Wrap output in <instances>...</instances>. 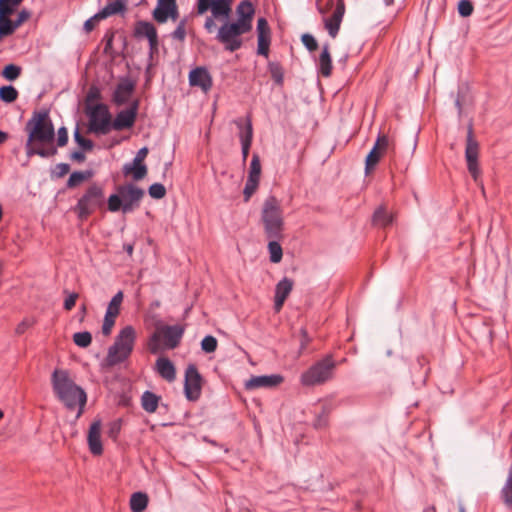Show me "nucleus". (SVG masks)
I'll return each mask as SVG.
<instances>
[{
	"mask_svg": "<svg viewBox=\"0 0 512 512\" xmlns=\"http://www.w3.org/2000/svg\"><path fill=\"white\" fill-rule=\"evenodd\" d=\"M28 138L25 144L28 157L39 156L50 158L58 153V147L62 148L68 144V130L61 126L55 133L54 124L49 115V109L35 110L32 117L25 125Z\"/></svg>",
	"mask_w": 512,
	"mask_h": 512,
	"instance_id": "obj_1",
	"label": "nucleus"
},
{
	"mask_svg": "<svg viewBox=\"0 0 512 512\" xmlns=\"http://www.w3.org/2000/svg\"><path fill=\"white\" fill-rule=\"evenodd\" d=\"M51 384L54 394L68 410H74L78 406L75 417L77 421L82 416L87 403L86 391L70 378L69 371L65 369L53 371Z\"/></svg>",
	"mask_w": 512,
	"mask_h": 512,
	"instance_id": "obj_2",
	"label": "nucleus"
},
{
	"mask_svg": "<svg viewBox=\"0 0 512 512\" xmlns=\"http://www.w3.org/2000/svg\"><path fill=\"white\" fill-rule=\"evenodd\" d=\"M145 195L144 189L134 183L116 186V193L107 198V210L111 213L122 211L124 214L133 212L140 206Z\"/></svg>",
	"mask_w": 512,
	"mask_h": 512,
	"instance_id": "obj_3",
	"label": "nucleus"
},
{
	"mask_svg": "<svg viewBox=\"0 0 512 512\" xmlns=\"http://www.w3.org/2000/svg\"><path fill=\"white\" fill-rule=\"evenodd\" d=\"M107 205L105 191L102 185L92 183L86 187L84 193L78 199L71 210L80 221L87 220L97 209L102 210Z\"/></svg>",
	"mask_w": 512,
	"mask_h": 512,
	"instance_id": "obj_4",
	"label": "nucleus"
},
{
	"mask_svg": "<svg viewBox=\"0 0 512 512\" xmlns=\"http://www.w3.org/2000/svg\"><path fill=\"white\" fill-rule=\"evenodd\" d=\"M136 341V331L133 326L123 327L115 337L113 345L108 348L105 363L108 367H113L126 361L134 349Z\"/></svg>",
	"mask_w": 512,
	"mask_h": 512,
	"instance_id": "obj_5",
	"label": "nucleus"
},
{
	"mask_svg": "<svg viewBox=\"0 0 512 512\" xmlns=\"http://www.w3.org/2000/svg\"><path fill=\"white\" fill-rule=\"evenodd\" d=\"M261 222L264 235L276 237L284 232L285 222L280 201L274 195H269L263 202Z\"/></svg>",
	"mask_w": 512,
	"mask_h": 512,
	"instance_id": "obj_6",
	"label": "nucleus"
},
{
	"mask_svg": "<svg viewBox=\"0 0 512 512\" xmlns=\"http://www.w3.org/2000/svg\"><path fill=\"white\" fill-rule=\"evenodd\" d=\"M84 113L88 118V133L107 135L110 133L111 112L107 104L97 102L95 106L87 105Z\"/></svg>",
	"mask_w": 512,
	"mask_h": 512,
	"instance_id": "obj_7",
	"label": "nucleus"
},
{
	"mask_svg": "<svg viewBox=\"0 0 512 512\" xmlns=\"http://www.w3.org/2000/svg\"><path fill=\"white\" fill-rule=\"evenodd\" d=\"M336 363L332 355H326L323 359L317 361L301 375V383L304 386H315L328 381L333 374Z\"/></svg>",
	"mask_w": 512,
	"mask_h": 512,
	"instance_id": "obj_8",
	"label": "nucleus"
},
{
	"mask_svg": "<svg viewBox=\"0 0 512 512\" xmlns=\"http://www.w3.org/2000/svg\"><path fill=\"white\" fill-rule=\"evenodd\" d=\"M390 153L391 157L395 156V144L385 134L379 133L373 147L365 158V175H369L378 165L382 156Z\"/></svg>",
	"mask_w": 512,
	"mask_h": 512,
	"instance_id": "obj_9",
	"label": "nucleus"
},
{
	"mask_svg": "<svg viewBox=\"0 0 512 512\" xmlns=\"http://www.w3.org/2000/svg\"><path fill=\"white\" fill-rule=\"evenodd\" d=\"M479 157V143L474 138L473 123L470 120L467 127L466 137V148H465V160L467 163V169L472 178L476 181L480 175V168L478 163Z\"/></svg>",
	"mask_w": 512,
	"mask_h": 512,
	"instance_id": "obj_10",
	"label": "nucleus"
},
{
	"mask_svg": "<svg viewBox=\"0 0 512 512\" xmlns=\"http://www.w3.org/2000/svg\"><path fill=\"white\" fill-rule=\"evenodd\" d=\"M234 0H196V12L203 15L211 11L217 20H228Z\"/></svg>",
	"mask_w": 512,
	"mask_h": 512,
	"instance_id": "obj_11",
	"label": "nucleus"
},
{
	"mask_svg": "<svg viewBox=\"0 0 512 512\" xmlns=\"http://www.w3.org/2000/svg\"><path fill=\"white\" fill-rule=\"evenodd\" d=\"M203 377L195 364H189L185 370L184 395L188 401H197L202 392Z\"/></svg>",
	"mask_w": 512,
	"mask_h": 512,
	"instance_id": "obj_12",
	"label": "nucleus"
},
{
	"mask_svg": "<svg viewBox=\"0 0 512 512\" xmlns=\"http://www.w3.org/2000/svg\"><path fill=\"white\" fill-rule=\"evenodd\" d=\"M149 153L148 147L144 146L140 148L132 162L124 164L122 172L124 176L131 175L134 181L143 180L148 173V167L145 164V158Z\"/></svg>",
	"mask_w": 512,
	"mask_h": 512,
	"instance_id": "obj_13",
	"label": "nucleus"
},
{
	"mask_svg": "<svg viewBox=\"0 0 512 512\" xmlns=\"http://www.w3.org/2000/svg\"><path fill=\"white\" fill-rule=\"evenodd\" d=\"M317 10L323 17L324 27L328 34L332 38H336L339 33L340 26L345 14V3L344 0H337L336 7L330 17H326V9L318 5Z\"/></svg>",
	"mask_w": 512,
	"mask_h": 512,
	"instance_id": "obj_14",
	"label": "nucleus"
},
{
	"mask_svg": "<svg viewBox=\"0 0 512 512\" xmlns=\"http://www.w3.org/2000/svg\"><path fill=\"white\" fill-rule=\"evenodd\" d=\"M136 89V81L129 78L128 76L120 77L113 93L112 102L116 106H122L129 103L131 96L134 94Z\"/></svg>",
	"mask_w": 512,
	"mask_h": 512,
	"instance_id": "obj_15",
	"label": "nucleus"
},
{
	"mask_svg": "<svg viewBox=\"0 0 512 512\" xmlns=\"http://www.w3.org/2000/svg\"><path fill=\"white\" fill-rule=\"evenodd\" d=\"M234 123L239 128V140L241 143V153H242V161L245 163L249 156V152L251 149L252 141H253V125L250 115L246 117L245 124L242 119L234 120Z\"/></svg>",
	"mask_w": 512,
	"mask_h": 512,
	"instance_id": "obj_16",
	"label": "nucleus"
},
{
	"mask_svg": "<svg viewBox=\"0 0 512 512\" xmlns=\"http://www.w3.org/2000/svg\"><path fill=\"white\" fill-rule=\"evenodd\" d=\"M188 81L191 87H198L205 93L213 86L212 76L205 66H197L191 69L188 75Z\"/></svg>",
	"mask_w": 512,
	"mask_h": 512,
	"instance_id": "obj_17",
	"label": "nucleus"
},
{
	"mask_svg": "<svg viewBox=\"0 0 512 512\" xmlns=\"http://www.w3.org/2000/svg\"><path fill=\"white\" fill-rule=\"evenodd\" d=\"M224 24L218 29L216 39L225 45V49L229 52H235L242 47V39L238 38L231 27L228 25L227 20H223Z\"/></svg>",
	"mask_w": 512,
	"mask_h": 512,
	"instance_id": "obj_18",
	"label": "nucleus"
},
{
	"mask_svg": "<svg viewBox=\"0 0 512 512\" xmlns=\"http://www.w3.org/2000/svg\"><path fill=\"white\" fill-rule=\"evenodd\" d=\"M163 335L164 347L166 349H175L179 346L185 332V327L179 324L163 325L160 327Z\"/></svg>",
	"mask_w": 512,
	"mask_h": 512,
	"instance_id": "obj_19",
	"label": "nucleus"
},
{
	"mask_svg": "<svg viewBox=\"0 0 512 512\" xmlns=\"http://www.w3.org/2000/svg\"><path fill=\"white\" fill-rule=\"evenodd\" d=\"M283 381L284 377L280 374L252 376L245 382V389L273 388L280 385Z\"/></svg>",
	"mask_w": 512,
	"mask_h": 512,
	"instance_id": "obj_20",
	"label": "nucleus"
},
{
	"mask_svg": "<svg viewBox=\"0 0 512 512\" xmlns=\"http://www.w3.org/2000/svg\"><path fill=\"white\" fill-rule=\"evenodd\" d=\"M101 419L94 420L88 430L87 444L89 451L94 456H100L103 453V445L101 441Z\"/></svg>",
	"mask_w": 512,
	"mask_h": 512,
	"instance_id": "obj_21",
	"label": "nucleus"
},
{
	"mask_svg": "<svg viewBox=\"0 0 512 512\" xmlns=\"http://www.w3.org/2000/svg\"><path fill=\"white\" fill-rule=\"evenodd\" d=\"M154 370L167 382H173L176 379V367L168 357H158L155 362Z\"/></svg>",
	"mask_w": 512,
	"mask_h": 512,
	"instance_id": "obj_22",
	"label": "nucleus"
},
{
	"mask_svg": "<svg viewBox=\"0 0 512 512\" xmlns=\"http://www.w3.org/2000/svg\"><path fill=\"white\" fill-rule=\"evenodd\" d=\"M332 69L333 65L330 53V44L326 42L323 44L321 53L317 60V72L319 75L328 78L332 74Z\"/></svg>",
	"mask_w": 512,
	"mask_h": 512,
	"instance_id": "obj_23",
	"label": "nucleus"
},
{
	"mask_svg": "<svg viewBox=\"0 0 512 512\" xmlns=\"http://www.w3.org/2000/svg\"><path fill=\"white\" fill-rule=\"evenodd\" d=\"M136 120L135 116L122 109L116 114L114 119L111 117L110 132L112 130L122 131L131 129L134 127Z\"/></svg>",
	"mask_w": 512,
	"mask_h": 512,
	"instance_id": "obj_24",
	"label": "nucleus"
},
{
	"mask_svg": "<svg viewBox=\"0 0 512 512\" xmlns=\"http://www.w3.org/2000/svg\"><path fill=\"white\" fill-rule=\"evenodd\" d=\"M268 240L267 249L269 252V260L272 263H279L283 258V249L280 242L284 239V232L279 233L276 237L265 236Z\"/></svg>",
	"mask_w": 512,
	"mask_h": 512,
	"instance_id": "obj_25",
	"label": "nucleus"
},
{
	"mask_svg": "<svg viewBox=\"0 0 512 512\" xmlns=\"http://www.w3.org/2000/svg\"><path fill=\"white\" fill-rule=\"evenodd\" d=\"M470 104H472V97L469 94V87L467 85L459 86L454 100L459 119H461L464 114V107Z\"/></svg>",
	"mask_w": 512,
	"mask_h": 512,
	"instance_id": "obj_26",
	"label": "nucleus"
},
{
	"mask_svg": "<svg viewBox=\"0 0 512 512\" xmlns=\"http://www.w3.org/2000/svg\"><path fill=\"white\" fill-rule=\"evenodd\" d=\"M335 409V405L330 402H325L321 406V410L316 414L315 419L312 423L313 427L317 430L325 429L329 425V416Z\"/></svg>",
	"mask_w": 512,
	"mask_h": 512,
	"instance_id": "obj_27",
	"label": "nucleus"
},
{
	"mask_svg": "<svg viewBox=\"0 0 512 512\" xmlns=\"http://www.w3.org/2000/svg\"><path fill=\"white\" fill-rule=\"evenodd\" d=\"M127 11V0H113L99 10L103 19L114 15H124Z\"/></svg>",
	"mask_w": 512,
	"mask_h": 512,
	"instance_id": "obj_28",
	"label": "nucleus"
},
{
	"mask_svg": "<svg viewBox=\"0 0 512 512\" xmlns=\"http://www.w3.org/2000/svg\"><path fill=\"white\" fill-rule=\"evenodd\" d=\"M161 401V396L157 395L156 393L146 390L141 395V407L142 409L147 413H154L156 412L157 408L159 407Z\"/></svg>",
	"mask_w": 512,
	"mask_h": 512,
	"instance_id": "obj_29",
	"label": "nucleus"
},
{
	"mask_svg": "<svg viewBox=\"0 0 512 512\" xmlns=\"http://www.w3.org/2000/svg\"><path fill=\"white\" fill-rule=\"evenodd\" d=\"M133 34L136 38L143 37L148 40V39L156 36L158 33H157V29L154 26V24H152L149 21L139 20L135 23Z\"/></svg>",
	"mask_w": 512,
	"mask_h": 512,
	"instance_id": "obj_30",
	"label": "nucleus"
},
{
	"mask_svg": "<svg viewBox=\"0 0 512 512\" xmlns=\"http://www.w3.org/2000/svg\"><path fill=\"white\" fill-rule=\"evenodd\" d=\"M394 216L384 206H379L373 213L372 223L374 226L386 228L393 224Z\"/></svg>",
	"mask_w": 512,
	"mask_h": 512,
	"instance_id": "obj_31",
	"label": "nucleus"
},
{
	"mask_svg": "<svg viewBox=\"0 0 512 512\" xmlns=\"http://www.w3.org/2000/svg\"><path fill=\"white\" fill-rule=\"evenodd\" d=\"M268 72L270 73L271 79L274 85L277 87H283L284 85V68L278 61H269L267 64Z\"/></svg>",
	"mask_w": 512,
	"mask_h": 512,
	"instance_id": "obj_32",
	"label": "nucleus"
},
{
	"mask_svg": "<svg viewBox=\"0 0 512 512\" xmlns=\"http://www.w3.org/2000/svg\"><path fill=\"white\" fill-rule=\"evenodd\" d=\"M148 496L146 493L134 492L130 498V509L132 512H143L148 506Z\"/></svg>",
	"mask_w": 512,
	"mask_h": 512,
	"instance_id": "obj_33",
	"label": "nucleus"
},
{
	"mask_svg": "<svg viewBox=\"0 0 512 512\" xmlns=\"http://www.w3.org/2000/svg\"><path fill=\"white\" fill-rule=\"evenodd\" d=\"M237 19H253L255 7L250 0H242L236 7Z\"/></svg>",
	"mask_w": 512,
	"mask_h": 512,
	"instance_id": "obj_34",
	"label": "nucleus"
},
{
	"mask_svg": "<svg viewBox=\"0 0 512 512\" xmlns=\"http://www.w3.org/2000/svg\"><path fill=\"white\" fill-rule=\"evenodd\" d=\"M115 33H116V31H114L112 29L107 30V32L105 33V35L102 39V42L104 43L103 53L105 55L111 57L112 59H115L118 56H120V53L115 51L113 48V41H114Z\"/></svg>",
	"mask_w": 512,
	"mask_h": 512,
	"instance_id": "obj_35",
	"label": "nucleus"
},
{
	"mask_svg": "<svg viewBox=\"0 0 512 512\" xmlns=\"http://www.w3.org/2000/svg\"><path fill=\"white\" fill-rule=\"evenodd\" d=\"M293 284L294 282L292 279L284 277L276 284L274 295L287 299L293 289Z\"/></svg>",
	"mask_w": 512,
	"mask_h": 512,
	"instance_id": "obj_36",
	"label": "nucleus"
},
{
	"mask_svg": "<svg viewBox=\"0 0 512 512\" xmlns=\"http://www.w3.org/2000/svg\"><path fill=\"white\" fill-rule=\"evenodd\" d=\"M19 96L18 90L13 85H3L0 87V100L10 104L17 100Z\"/></svg>",
	"mask_w": 512,
	"mask_h": 512,
	"instance_id": "obj_37",
	"label": "nucleus"
},
{
	"mask_svg": "<svg viewBox=\"0 0 512 512\" xmlns=\"http://www.w3.org/2000/svg\"><path fill=\"white\" fill-rule=\"evenodd\" d=\"M123 297V292L121 290L118 291L110 300L105 314L117 317L120 313Z\"/></svg>",
	"mask_w": 512,
	"mask_h": 512,
	"instance_id": "obj_38",
	"label": "nucleus"
},
{
	"mask_svg": "<svg viewBox=\"0 0 512 512\" xmlns=\"http://www.w3.org/2000/svg\"><path fill=\"white\" fill-rule=\"evenodd\" d=\"M21 73V66L14 63H9L3 67L1 71V76L7 81H15L20 77Z\"/></svg>",
	"mask_w": 512,
	"mask_h": 512,
	"instance_id": "obj_39",
	"label": "nucleus"
},
{
	"mask_svg": "<svg viewBox=\"0 0 512 512\" xmlns=\"http://www.w3.org/2000/svg\"><path fill=\"white\" fill-rule=\"evenodd\" d=\"M162 338L163 335L160 331V328H157L156 331L150 335L147 346L151 354H158L162 350Z\"/></svg>",
	"mask_w": 512,
	"mask_h": 512,
	"instance_id": "obj_40",
	"label": "nucleus"
},
{
	"mask_svg": "<svg viewBox=\"0 0 512 512\" xmlns=\"http://www.w3.org/2000/svg\"><path fill=\"white\" fill-rule=\"evenodd\" d=\"M170 5L157 4L152 11V18L158 24H164L169 20Z\"/></svg>",
	"mask_w": 512,
	"mask_h": 512,
	"instance_id": "obj_41",
	"label": "nucleus"
},
{
	"mask_svg": "<svg viewBox=\"0 0 512 512\" xmlns=\"http://www.w3.org/2000/svg\"><path fill=\"white\" fill-rule=\"evenodd\" d=\"M261 177V161L257 153H254L250 162L248 177L260 182Z\"/></svg>",
	"mask_w": 512,
	"mask_h": 512,
	"instance_id": "obj_42",
	"label": "nucleus"
},
{
	"mask_svg": "<svg viewBox=\"0 0 512 512\" xmlns=\"http://www.w3.org/2000/svg\"><path fill=\"white\" fill-rule=\"evenodd\" d=\"M101 99V89L97 85H91L84 100V107H86L87 105L95 106V104L99 102Z\"/></svg>",
	"mask_w": 512,
	"mask_h": 512,
	"instance_id": "obj_43",
	"label": "nucleus"
},
{
	"mask_svg": "<svg viewBox=\"0 0 512 512\" xmlns=\"http://www.w3.org/2000/svg\"><path fill=\"white\" fill-rule=\"evenodd\" d=\"M73 137H74V141L76 142V144L83 151H91L94 148V142L91 139L84 137L81 134L78 126L74 130Z\"/></svg>",
	"mask_w": 512,
	"mask_h": 512,
	"instance_id": "obj_44",
	"label": "nucleus"
},
{
	"mask_svg": "<svg viewBox=\"0 0 512 512\" xmlns=\"http://www.w3.org/2000/svg\"><path fill=\"white\" fill-rule=\"evenodd\" d=\"M73 342L80 348H87L92 343V334L89 331H81L73 334Z\"/></svg>",
	"mask_w": 512,
	"mask_h": 512,
	"instance_id": "obj_45",
	"label": "nucleus"
},
{
	"mask_svg": "<svg viewBox=\"0 0 512 512\" xmlns=\"http://www.w3.org/2000/svg\"><path fill=\"white\" fill-rule=\"evenodd\" d=\"M10 16V14H0V32L6 37L12 35L17 29L13 20L9 18Z\"/></svg>",
	"mask_w": 512,
	"mask_h": 512,
	"instance_id": "obj_46",
	"label": "nucleus"
},
{
	"mask_svg": "<svg viewBox=\"0 0 512 512\" xmlns=\"http://www.w3.org/2000/svg\"><path fill=\"white\" fill-rule=\"evenodd\" d=\"M256 32L257 38H271V28L265 17L257 19Z\"/></svg>",
	"mask_w": 512,
	"mask_h": 512,
	"instance_id": "obj_47",
	"label": "nucleus"
},
{
	"mask_svg": "<svg viewBox=\"0 0 512 512\" xmlns=\"http://www.w3.org/2000/svg\"><path fill=\"white\" fill-rule=\"evenodd\" d=\"M201 350L207 354L214 353L218 347V340L212 335H206L200 343Z\"/></svg>",
	"mask_w": 512,
	"mask_h": 512,
	"instance_id": "obj_48",
	"label": "nucleus"
},
{
	"mask_svg": "<svg viewBox=\"0 0 512 512\" xmlns=\"http://www.w3.org/2000/svg\"><path fill=\"white\" fill-rule=\"evenodd\" d=\"M188 18L184 17L176 26L175 30L171 32L170 37L174 40H178L180 42H183L186 38V24H187Z\"/></svg>",
	"mask_w": 512,
	"mask_h": 512,
	"instance_id": "obj_49",
	"label": "nucleus"
},
{
	"mask_svg": "<svg viewBox=\"0 0 512 512\" xmlns=\"http://www.w3.org/2000/svg\"><path fill=\"white\" fill-rule=\"evenodd\" d=\"M457 12L460 17H470L474 12V5L471 0H460L457 4Z\"/></svg>",
	"mask_w": 512,
	"mask_h": 512,
	"instance_id": "obj_50",
	"label": "nucleus"
},
{
	"mask_svg": "<svg viewBox=\"0 0 512 512\" xmlns=\"http://www.w3.org/2000/svg\"><path fill=\"white\" fill-rule=\"evenodd\" d=\"M259 183V181L247 178L243 189V200L245 203L249 202L253 194L257 191Z\"/></svg>",
	"mask_w": 512,
	"mask_h": 512,
	"instance_id": "obj_51",
	"label": "nucleus"
},
{
	"mask_svg": "<svg viewBox=\"0 0 512 512\" xmlns=\"http://www.w3.org/2000/svg\"><path fill=\"white\" fill-rule=\"evenodd\" d=\"M23 0H0V14L12 15Z\"/></svg>",
	"mask_w": 512,
	"mask_h": 512,
	"instance_id": "obj_52",
	"label": "nucleus"
},
{
	"mask_svg": "<svg viewBox=\"0 0 512 512\" xmlns=\"http://www.w3.org/2000/svg\"><path fill=\"white\" fill-rule=\"evenodd\" d=\"M166 188L162 183L156 182L148 187V194L151 198L160 200L166 196Z\"/></svg>",
	"mask_w": 512,
	"mask_h": 512,
	"instance_id": "obj_53",
	"label": "nucleus"
},
{
	"mask_svg": "<svg viewBox=\"0 0 512 512\" xmlns=\"http://www.w3.org/2000/svg\"><path fill=\"white\" fill-rule=\"evenodd\" d=\"M301 42L304 47L310 52H314L319 48L318 41L316 38L310 33H304L301 36Z\"/></svg>",
	"mask_w": 512,
	"mask_h": 512,
	"instance_id": "obj_54",
	"label": "nucleus"
},
{
	"mask_svg": "<svg viewBox=\"0 0 512 512\" xmlns=\"http://www.w3.org/2000/svg\"><path fill=\"white\" fill-rule=\"evenodd\" d=\"M257 54L268 57L270 52L271 38H257Z\"/></svg>",
	"mask_w": 512,
	"mask_h": 512,
	"instance_id": "obj_55",
	"label": "nucleus"
},
{
	"mask_svg": "<svg viewBox=\"0 0 512 512\" xmlns=\"http://www.w3.org/2000/svg\"><path fill=\"white\" fill-rule=\"evenodd\" d=\"M70 171V165L68 163H58L55 168L51 171L52 179H59L64 177Z\"/></svg>",
	"mask_w": 512,
	"mask_h": 512,
	"instance_id": "obj_56",
	"label": "nucleus"
},
{
	"mask_svg": "<svg viewBox=\"0 0 512 512\" xmlns=\"http://www.w3.org/2000/svg\"><path fill=\"white\" fill-rule=\"evenodd\" d=\"M63 293L67 295L63 303V308L66 311H70L75 307L79 294L77 292H69L66 289L63 291Z\"/></svg>",
	"mask_w": 512,
	"mask_h": 512,
	"instance_id": "obj_57",
	"label": "nucleus"
},
{
	"mask_svg": "<svg viewBox=\"0 0 512 512\" xmlns=\"http://www.w3.org/2000/svg\"><path fill=\"white\" fill-rule=\"evenodd\" d=\"M104 20L101 16L100 12L98 11L95 13L92 17L88 18L83 25V29L85 32L89 33L94 30L96 25L101 21Z\"/></svg>",
	"mask_w": 512,
	"mask_h": 512,
	"instance_id": "obj_58",
	"label": "nucleus"
},
{
	"mask_svg": "<svg viewBox=\"0 0 512 512\" xmlns=\"http://www.w3.org/2000/svg\"><path fill=\"white\" fill-rule=\"evenodd\" d=\"M121 426H122V420L121 419H117V420L112 421L109 424V428H108V431H107L108 437L113 439V440H116L117 437L120 434Z\"/></svg>",
	"mask_w": 512,
	"mask_h": 512,
	"instance_id": "obj_59",
	"label": "nucleus"
},
{
	"mask_svg": "<svg viewBox=\"0 0 512 512\" xmlns=\"http://www.w3.org/2000/svg\"><path fill=\"white\" fill-rule=\"evenodd\" d=\"M84 181L82 179V175H81V172L80 171H73L67 182H66V187L68 189H73V188H76L77 186H79L80 184H82Z\"/></svg>",
	"mask_w": 512,
	"mask_h": 512,
	"instance_id": "obj_60",
	"label": "nucleus"
},
{
	"mask_svg": "<svg viewBox=\"0 0 512 512\" xmlns=\"http://www.w3.org/2000/svg\"><path fill=\"white\" fill-rule=\"evenodd\" d=\"M116 317L105 314L103 324H102V333L104 336H109L112 332V328L115 325Z\"/></svg>",
	"mask_w": 512,
	"mask_h": 512,
	"instance_id": "obj_61",
	"label": "nucleus"
},
{
	"mask_svg": "<svg viewBox=\"0 0 512 512\" xmlns=\"http://www.w3.org/2000/svg\"><path fill=\"white\" fill-rule=\"evenodd\" d=\"M312 341V338L309 336L306 328L302 327L299 331V342H300V351L302 353Z\"/></svg>",
	"mask_w": 512,
	"mask_h": 512,
	"instance_id": "obj_62",
	"label": "nucleus"
},
{
	"mask_svg": "<svg viewBox=\"0 0 512 512\" xmlns=\"http://www.w3.org/2000/svg\"><path fill=\"white\" fill-rule=\"evenodd\" d=\"M31 16V12L24 8L18 12L17 18L13 20L16 28H19L24 22H26Z\"/></svg>",
	"mask_w": 512,
	"mask_h": 512,
	"instance_id": "obj_63",
	"label": "nucleus"
},
{
	"mask_svg": "<svg viewBox=\"0 0 512 512\" xmlns=\"http://www.w3.org/2000/svg\"><path fill=\"white\" fill-rule=\"evenodd\" d=\"M149 44V58H153L154 54L158 52L159 39L158 34L148 39Z\"/></svg>",
	"mask_w": 512,
	"mask_h": 512,
	"instance_id": "obj_64",
	"label": "nucleus"
}]
</instances>
